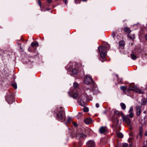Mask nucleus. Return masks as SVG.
<instances>
[{
    "label": "nucleus",
    "instance_id": "f257e3e1",
    "mask_svg": "<svg viewBox=\"0 0 147 147\" xmlns=\"http://www.w3.org/2000/svg\"><path fill=\"white\" fill-rule=\"evenodd\" d=\"M71 96L74 98L77 99L80 105L82 106H84L85 101L88 98L86 91L84 90H82L79 93L76 92L74 93L71 95Z\"/></svg>",
    "mask_w": 147,
    "mask_h": 147
},
{
    "label": "nucleus",
    "instance_id": "f03ea898",
    "mask_svg": "<svg viewBox=\"0 0 147 147\" xmlns=\"http://www.w3.org/2000/svg\"><path fill=\"white\" fill-rule=\"evenodd\" d=\"M56 113V119L61 122L64 121L66 118V116L64 109L62 107L58 108L57 110L55 111Z\"/></svg>",
    "mask_w": 147,
    "mask_h": 147
},
{
    "label": "nucleus",
    "instance_id": "7ed1b4c3",
    "mask_svg": "<svg viewBox=\"0 0 147 147\" xmlns=\"http://www.w3.org/2000/svg\"><path fill=\"white\" fill-rule=\"evenodd\" d=\"M102 48H103L105 52L103 53H102V57L104 58L106 56V50L110 48V46L108 44L107 42H103L102 43Z\"/></svg>",
    "mask_w": 147,
    "mask_h": 147
},
{
    "label": "nucleus",
    "instance_id": "20e7f679",
    "mask_svg": "<svg viewBox=\"0 0 147 147\" xmlns=\"http://www.w3.org/2000/svg\"><path fill=\"white\" fill-rule=\"evenodd\" d=\"M122 118L124 122L126 123L128 126H131L130 119L128 118V115L125 116L123 113H121Z\"/></svg>",
    "mask_w": 147,
    "mask_h": 147
},
{
    "label": "nucleus",
    "instance_id": "39448f33",
    "mask_svg": "<svg viewBox=\"0 0 147 147\" xmlns=\"http://www.w3.org/2000/svg\"><path fill=\"white\" fill-rule=\"evenodd\" d=\"M6 100L9 104H11L15 102V99L12 94H7L6 97Z\"/></svg>",
    "mask_w": 147,
    "mask_h": 147
},
{
    "label": "nucleus",
    "instance_id": "423d86ee",
    "mask_svg": "<svg viewBox=\"0 0 147 147\" xmlns=\"http://www.w3.org/2000/svg\"><path fill=\"white\" fill-rule=\"evenodd\" d=\"M84 83L87 85H89L94 82L91 76H86L84 78Z\"/></svg>",
    "mask_w": 147,
    "mask_h": 147
},
{
    "label": "nucleus",
    "instance_id": "0eeeda50",
    "mask_svg": "<svg viewBox=\"0 0 147 147\" xmlns=\"http://www.w3.org/2000/svg\"><path fill=\"white\" fill-rule=\"evenodd\" d=\"M73 137L83 139L86 137V135L85 134L80 132L79 131H78L77 132V134H75Z\"/></svg>",
    "mask_w": 147,
    "mask_h": 147
},
{
    "label": "nucleus",
    "instance_id": "6e6552de",
    "mask_svg": "<svg viewBox=\"0 0 147 147\" xmlns=\"http://www.w3.org/2000/svg\"><path fill=\"white\" fill-rule=\"evenodd\" d=\"M86 145L88 147H95V142L92 140H89L86 143Z\"/></svg>",
    "mask_w": 147,
    "mask_h": 147
},
{
    "label": "nucleus",
    "instance_id": "1a4fd4ad",
    "mask_svg": "<svg viewBox=\"0 0 147 147\" xmlns=\"http://www.w3.org/2000/svg\"><path fill=\"white\" fill-rule=\"evenodd\" d=\"M138 87L136 85L132 84L130 85L129 86V89L130 90H133L134 92H136L138 88Z\"/></svg>",
    "mask_w": 147,
    "mask_h": 147
},
{
    "label": "nucleus",
    "instance_id": "9d476101",
    "mask_svg": "<svg viewBox=\"0 0 147 147\" xmlns=\"http://www.w3.org/2000/svg\"><path fill=\"white\" fill-rule=\"evenodd\" d=\"M108 133V129L107 127H102V134L105 135Z\"/></svg>",
    "mask_w": 147,
    "mask_h": 147
},
{
    "label": "nucleus",
    "instance_id": "9b49d317",
    "mask_svg": "<svg viewBox=\"0 0 147 147\" xmlns=\"http://www.w3.org/2000/svg\"><path fill=\"white\" fill-rule=\"evenodd\" d=\"M136 114L137 115L139 116L140 115L141 112V107L140 106H137L136 107Z\"/></svg>",
    "mask_w": 147,
    "mask_h": 147
},
{
    "label": "nucleus",
    "instance_id": "f8f14e48",
    "mask_svg": "<svg viewBox=\"0 0 147 147\" xmlns=\"http://www.w3.org/2000/svg\"><path fill=\"white\" fill-rule=\"evenodd\" d=\"M84 122L86 124H89L92 122V119L89 118H87L85 120Z\"/></svg>",
    "mask_w": 147,
    "mask_h": 147
},
{
    "label": "nucleus",
    "instance_id": "ddd939ff",
    "mask_svg": "<svg viewBox=\"0 0 147 147\" xmlns=\"http://www.w3.org/2000/svg\"><path fill=\"white\" fill-rule=\"evenodd\" d=\"M135 92L138 94H143L144 91V90L138 88Z\"/></svg>",
    "mask_w": 147,
    "mask_h": 147
},
{
    "label": "nucleus",
    "instance_id": "4468645a",
    "mask_svg": "<svg viewBox=\"0 0 147 147\" xmlns=\"http://www.w3.org/2000/svg\"><path fill=\"white\" fill-rule=\"evenodd\" d=\"M38 46V44L36 41L33 42L31 44V46L33 47H36Z\"/></svg>",
    "mask_w": 147,
    "mask_h": 147
},
{
    "label": "nucleus",
    "instance_id": "2eb2a0df",
    "mask_svg": "<svg viewBox=\"0 0 147 147\" xmlns=\"http://www.w3.org/2000/svg\"><path fill=\"white\" fill-rule=\"evenodd\" d=\"M124 30L125 32L128 33H129L131 32V30L129 28L127 27H125L124 28Z\"/></svg>",
    "mask_w": 147,
    "mask_h": 147
},
{
    "label": "nucleus",
    "instance_id": "dca6fc26",
    "mask_svg": "<svg viewBox=\"0 0 147 147\" xmlns=\"http://www.w3.org/2000/svg\"><path fill=\"white\" fill-rule=\"evenodd\" d=\"M121 113H122L121 112H119L118 111H115L114 112V114L118 116H120V115H121Z\"/></svg>",
    "mask_w": 147,
    "mask_h": 147
},
{
    "label": "nucleus",
    "instance_id": "f3484780",
    "mask_svg": "<svg viewBox=\"0 0 147 147\" xmlns=\"http://www.w3.org/2000/svg\"><path fill=\"white\" fill-rule=\"evenodd\" d=\"M128 36L129 38L132 40H133L135 38V35L134 34H129Z\"/></svg>",
    "mask_w": 147,
    "mask_h": 147
},
{
    "label": "nucleus",
    "instance_id": "a211bd4d",
    "mask_svg": "<svg viewBox=\"0 0 147 147\" xmlns=\"http://www.w3.org/2000/svg\"><path fill=\"white\" fill-rule=\"evenodd\" d=\"M120 106L123 110H125L126 109V105L125 104L123 103H121L120 104Z\"/></svg>",
    "mask_w": 147,
    "mask_h": 147
},
{
    "label": "nucleus",
    "instance_id": "6ab92c4d",
    "mask_svg": "<svg viewBox=\"0 0 147 147\" xmlns=\"http://www.w3.org/2000/svg\"><path fill=\"white\" fill-rule=\"evenodd\" d=\"M92 90L94 92V93L97 94L98 92V88L96 87H95L92 89Z\"/></svg>",
    "mask_w": 147,
    "mask_h": 147
},
{
    "label": "nucleus",
    "instance_id": "aec40b11",
    "mask_svg": "<svg viewBox=\"0 0 147 147\" xmlns=\"http://www.w3.org/2000/svg\"><path fill=\"white\" fill-rule=\"evenodd\" d=\"M72 72L73 74H76L77 73L78 71L76 69L74 68L72 70Z\"/></svg>",
    "mask_w": 147,
    "mask_h": 147
},
{
    "label": "nucleus",
    "instance_id": "412c9836",
    "mask_svg": "<svg viewBox=\"0 0 147 147\" xmlns=\"http://www.w3.org/2000/svg\"><path fill=\"white\" fill-rule=\"evenodd\" d=\"M131 58L133 60H135L137 58L136 56L134 54H131Z\"/></svg>",
    "mask_w": 147,
    "mask_h": 147
},
{
    "label": "nucleus",
    "instance_id": "4be33fe9",
    "mask_svg": "<svg viewBox=\"0 0 147 147\" xmlns=\"http://www.w3.org/2000/svg\"><path fill=\"white\" fill-rule=\"evenodd\" d=\"M82 143L81 142H79L76 145L74 144V146L76 147H81Z\"/></svg>",
    "mask_w": 147,
    "mask_h": 147
},
{
    "label": "nucleus",
    "instance_id": "5701e85b",
    "mask_svg": "<svg viewBox=\"0 0 147 147\" xmlns=\"http://www.w3.org/2000/svg\"><path fill=\"white\" fill-rule=\"evenodd\" d=\"M119 45L120 46H124L125 45V42L123 40H122L119 42Z\"/></svg>",
    "mask_w": 147,
    "mask_h": 147
},
{
    "label": "nucleus",
    "instance_id": "b1692460",
    "mask_svg": "<svg viewBox=\"0 0 147 147\" xmlns=\"http://www.w3.org/2000/svg\"><path fill=\"white\" fill-rule=\"evenodd\" d=\"M117 135L118 137L119 138H122L123 137V134L120 133H117Z\"/></svg>",
    "mask_w": 147,
    "mask_h": 147
},
{
    "label": "nucleus",
    "instance_id": "393cba45",
    "mask_svg": "<svg viewBox=\"0 0 147 147\" xmlns=\"http://www.w3.org/2000/svg\"><path fill=\"white\" fill-rule=\"evenodd\" d=\"M142 104L143 105H145L146 103V101L145 99H142L141 100Z\"/></svg>",
    "mask_w": 147,
    "mask_h": 147
},
{
    "label": "nucleus",
    "instance_id": "a878e982",
    "mask_svg": "<svg viewBox=\"0 0 147 147\" xmlns=\"http://www.w3.org/2000/svg\"><path fill=\"white\" fill-rule=\"evenodd\" d=\"M98 53L99 54L100 56L101 57V52L100 51V50L101 49V46H99L98 47Z\"/></svg>",
    "mask_w": 147,
    "mask_h": 147
},
{
    "label": "nucleus",
    "instance_id": "bb28decb",
    "mask_svg": "<svg viewBox=\"0 0 147 147\" xmlns=\"http://www.w3.org/2000/svg\"><path fill=\"white\" fill-rule=\"evenodd\" d=\"M74 87L75 88H77L78 86V84L76 83H74L73 84Z\"/></svg>",
    "mask_w": 147,
    "mask_h": 147
},
{
    "label": "nucleus",
    "instance_id": "cd10ccee",
    "mask_svg": "<svg viewBox=\"0 0 147 147\" xmlns=\"http://www.w3.org/2000/svg\"><path fill=\"white\" fill-rule=\"evenodd\" d=\"M89 111L88 108L87 107H84V111L85 112H87Z\"/></svg>",
    "mask_w": 147,
    "mask_h": 147
},
{
    "label": "nucleus",
    "instance_id": "c85d7f7f",
    "mask_svg": "<svg viewBox=\"0 0 147 147\" xmlns=\"http://www.w3.org/2000/svg\"><path fill=\"white\" fill-rule=\"evenodd\" d=\"M129 116L131 118H133L134 116V115L133 113H129Z\"/></svg>",
    "mask_w": 147,
    "mask_h": 147
},
{
    "label": "nucleus",
    "instance_id": "c756f323",
    "mask_svg": "<svg viewBox=\"0 0 147 147\" xmlns=\"http://www.w3.org/2000/svg\"><path fill=\"white\" fill-rule=\"evenodd\" d=\"M142 131L141 128H140L139 131V135L140 136V137L141 138L142 136Z\"/></svg>",
    "mask_w": 147,
    "mask_h": 147
},
{
    "label": "nucleus",
    "instance_id": "7c9ffc66",
    "mask_svg": "<svg viewBox=\"0 0 147 147\" xmlns=\"http://www.w3.org/2000/svg\"><path fill=\"white\" fill-rule=\"evenodd\" d=\"M12 86L15 89L17 88V85L16 84H12Z\"/></svg>",
    "mask_w": 147,
    "mask_h": 147
},
{
    "label": "nucleus",
    "instance_id": "2f4dec72",
    "mask_svg": "<svg viewBox=\"0 0 147 147\" xmlns=\"http://www.w3.org/2000/svg\"><path fill=\"white\" fill-rule=\"evenodd\" d=\"M128 145L127 143H124L123 145V147H128Z\"/></svg>",
    "mask_w": 147,
    "mask_h": 147
},
{
    "label": "nucleus",
    "instance_id": "473e14b6",
    "mask_svg": "<svg viewBox=\"0 0 147 147\" xmlns=\"http://www.w3.org/2000/svg\"><path fill=\"white\" fill-rule=\"evenodd\" d=\"M133 111V108L132 107H130V109L129 111V113H132Z\"/></svg>",
    "mask_w": 147,
    "mask_h": 147
},
{
    "label": "nucleus",
    "instance_id": "72a5a7b5",
    "mask_svg": "<svg viewBox=\"0 0 147 147\" xmlns=\"http://www.w3.org/2000/svg\"><path fill=\"white\" fill-rule=\"evenodd\" d=\"M73 124L74 126L77 127L78 126V124L75 122H73Z\"/></svg>",
    "mask_w": 147,
    "mask_h": 147
},
{
    "label": "nucleus",
    "instance_id": "f704fd0d",
    "mask_svg": "<svg viewBox=\"0 0 147 147\" xmlns=\"http://www.w3.org/2000/svg\"><path fill=\"white\" fill-rule=\"evenodd\" d=\"M120 88L123 90H125L126 89V87L125 86H121L120 87Z\"/></svg>",
    "mask_w": 147,
    "mask_h": 147
},
{
    "label": "nucleus",
    "instance_id": "c9c22d12",
    "mask_svg": "<svg viewBox=\"0 0 147 147\" xmlns=\"http://www.w3.org/2000/svg\"><path fill=\"white\" fill-rule=\"evenodd\" d=\"M71 120V118L70 117H69L67 120V122H69Z\"/></svg>",
    "mask_w": 147,
    "mask_h": 147
},
{
    "label": "nucleus",
    "instance_id": "e433bc0d",
    "mask_svg": "<svg viewBox=\"0 0 147 147\" xmlns=\"http://www.w3.org/2000/svg\"><path fill=\"white\" fill-rule=\"evenodd\" d=\"M38 4L41 7V3L40 1V0H38Z\"/></svg>",
    "mask_w": 147,
    "mask_h": 147
},
{
    "label": "nucleus",
    "instance_id": "4c0bfd02",
    "mask_svg": "<svg viewBox=\"0 0 147 147\" xmlns=\"http://www.w3.org/2000/svg\"><path fill=\"white\" fill-rule=\"evenodd\" d=\"M99 106L100 105L98 103H97L96 104V107L98 108L99 107Z\"/></svg>",
    "mask_w": 147,
    "mask_h": 147
},
{
    "label": "nucleus",
    "instance_id": "58836bf2",
    "mask_svg": "<svg viewBox=\"0 0 147 147\" xmlns=\"http://www.w3.org/2000/svg\"><path fill=\"white\" fill-rule=\"evenodd\" d=\"M55 1H57V0H55ZM52 0H47V2H48L49 3H51L52 1Z\"/></svg>",
    "mask_w": 147,
    "mask_h": 147
},
{
    "label": "nucleus",
    "instance_id": "ea45409f",
    "mask_svg": "<svg viewBox=\"0 0 147 147\" xmlns=\"http://www.w3.org/2000/svg\"><path fill=\"white\" fill-rule=\"evenodd\" d=\"M64 3L65 4H66L67 3V0H63Z\"/></svg>",
    "mask_w": 147,
    "mask_h": 147
},
{
    "label": "nucleus",
    "instance_id": "a19ab883",
    "mask_svg": "<svg viewBox=\"0 0 147 147\" xmlns=\"http://www.w3.org/2000/svg\"><path fill=\"white\" fill-rule=\"evenodd\" d=\"M76 0H75V3H76V4H78V3H80V2L79 3H78V2H76Z\"/></svg>",
    "mask_w": 147,
    "mask_h": 147
},
{
    "label": "nucleus",
    "instance_id": "79ce46f5",
    "mask_svg": "<svg viewBox=\"0 0 147 147\" xmlns=\"http://www.w3.org/2000/svg\"><path fill=\"white\" fill-rule=\"evenodd\" d=\"M99 131L100 133H101V127L99 128Z\"/></svg>",
    "mask_w": 147,
    "mask_h": 147
},
{
    "label": "nucleus",
    "instance_id": "37998d69",
    "mask_svg": "<svg viewBox=\"0 0 147 147\" xmlns=\"http://www.w3.org/2000/svg\"><path fill=\"white\" fill-rule=\"evenodd\" d=\"M107 111V110H105L104 112H103V113H104V114H105L106 113V112Z\"/></svg>",
    "mask_w": 147,
    "mask_h": 147
},
{
    "label": "nucleus",
    "instance_id": "c03bdc74",
    "mask_svg": "<svg viewBox=\"0 0 147 147\" xmlns=\"http://www.w3.org/2000/svg\"><path fill=\"white\" fill-rule=\"evenodd\" d=\"M145 135L147 136V131L145 132Z\"/></svg>",
    "mask_w": 147,
    "mask_h": 147
},
{
    "label": "nucleus",
    "instance_id": "a18cd8bd",
    "mask_svg": "<svg viewBox=\"0 0 147 147\" xmlns=\"http://www.w3.org/2000/svg\"><path fill=\"white\" fill-rule=\"evenodd\" d=\"M21 40L22 41H24V39H22V36L21 37Z\"/></svg>",
    "mask_w": 147,
    "mask_h": 147
},
{
    "label": "nucleus",
    "instance_id": "49530a36",
    "mask_svg": "<svg viewBox=\"0 0 147 147\" xmlns=\"http://www.w3.org/2000/svg\"><path fill=\"white\" fill-rule=\"evenodd\" d=\"M146 39L147 40V35L146 36Z\"/></svg>",
    "mask_w": 147,
    "mask_h": 147
},
{
    "label": "nucleus",
    "instance_id": "de8ad7c7",
    "mask_svg": "<svg viewBox=\"0 0 147 147\" xmlns=\"http://www.w3.org/2000/svg\"><path fill=\"white\" fill-rule=\"evenodd\" d=\"M28 50H29V51H30V48H28Z\"/></svg>",
    "mask_w": 147,
    "mask_h": 147
},
{
    "label": "nucleus",
    "instance_id": "09e8293b",
    "mask_svg": "<svg viewBox=\"0 0 147 147\" xmlns=\"http://www.w3.org/2000/svg\"><path fill=\"white\" fill-rule=\"evenodd\" d=\"M82 0L83 1H87V0Z\"/></svg>",
    "mask_w": 147,
    "mask_h": 147
},
{
    "label": "nucleus",
    "instance_id": "8fccbe9b",
    "mask_svg": "<svg viewBox=\"0 0 147 147\" xmlns=\"http://www.w3.org/2000/svg\"><path fill=\"white\" fill-rule=\"evenodd\" d=\"M129 147H131V145H130Z\"/></svg>",
    "mask_w": 147,
    "mask_h": 147
},
{
    "label": "nucleus",
    "instance_id": "3c124183",
    "mask_svg": "<svg viewBox=\"0 0 147 147\" xmlns=\"http://www.w3.org/2000/svg\"><path fill=\"white\" fill-rule=\"evenodd\" d=\"M117 122H118V119H117Z\"/></svg>",
    "mask_w": 147,
    "mask_h": 147
}]
</instances>
